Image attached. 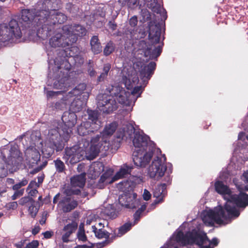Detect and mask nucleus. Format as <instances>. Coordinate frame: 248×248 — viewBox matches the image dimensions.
Wrapping results in <instances>:
<instances>
[{
	"mask_svg": "<svg viewBox=\"0 0 248 248\" xmlns=\"http://www.w3.org/2000/svg\"><path fill=\"white\" fill-rule=\"evenodd\" d=\"M133 225H134L130 222L124 223V225L119 228L118 232L117 234V236L121 237L125 233L131 230Z\"/></svg>",
	"mask_w": 248,
	"mask_h": 248,
	"instance_id": "39",
	"label": "nucleus"
},
{
	"mask_svg": "<svg viewBox=\"0 0 248 248\" xmlns=\"http://www.w3.org/2000/svg\"><path fill=\"white\" fill-rule=\"evenodd\" d=\"M241 179L246 183H248V170L243 173Z\"/></svg>",
	"mask_w": 248,
	"mask_h": 248,
	"instance_id": "64",
	"label": "nucleus"
},
{
	"mask_svg": "<svg viewBox=\"0 0 248 248\" xmlns=\"http://www.w3.org/2000/svg\"><path fill=\"white\" fill-rule=\"evenodd\" d=\"M109 93L113 95V98H115V100H117L120 104H126L127 101L128 93L123 88L119 86H112V88Z\"/></svg>",
	"mask_w": 248,
	"mask_h": 248,
	"instance_id": "19",
	"label": "nucleus"
},
{
	"mask_svg": "<svg viewBox=\"0 0 248 248\" xmlns=\"http://www.w3.org/2000/svg\"><path fill=\"white\" fill-rule=\"evenodd\" d=\"M18 206L16 202H10L7 204V207L10 209H16Z\"/></svg>",
	"mask_w": 248,
	"mask_h": 248,
	"instance_id": "61",
	"label": "nucleus"
},
{
	"mask_svg": "<svg viewBox=\"0 0 248 248\" xmlns=\"http://www.w3.org/2000/svg\"><path fill=\"white\" fill-rule=\"evenodd\" d=\"M97 106L101 111L104 113H109L118 108L115 98L112 95L103 94L98 96Z\"/></svg>",
	"mask_w": 248,
	"mask_h": 248,
	"instance_id": "8",
	"label": "nucleus"
},
{
	"mask_svg": "<svg viewBox=\"0 0 248 248\" xmlns=\"http://www.w3.org/2000/svg\"><path fill=\"white\" fill-rule=\"evenodd\" d=\"M6 32H8L4 38L5 41H10L14 38L20 39L22 37V32L17 21L12 19L6 27Z\"/></svg>",
	"mask_w": 248,
	"mask_h": 248,
	"instance_id": "15",
	"label": "nucleus"
},
{
	"mask_svg": "<svg viewBox=\"0 0 248 248\" xmlns=\"http://www.w3.org/2000/svg\"><path fill=\"white\" fill-rule=\"evenodd\" d=\"M50 23L46 30L44 28L40 30L38 32V37L42 40H45L50 36L55 30V25L64 23L67 19V16L61 12L54 11V13L51 14L50 16Z\"/></svg>",
	"mask_w": 248,
	"mask_h": 248,
	"instance_id": "6",
	"label": "nucleus"
},
{
	"mask_svg": "<svg viewBox=\"0 0 248 248\" xmlns=\"http://www.w3.org/2000/svg\"><path fill=\"white\" fill-rule=\"evenodd\" d=\"M101 148L102 146L101 145H91L89 150L88 158L90 160L94 159L98 155Z\"/></svg>",
	"mask_w": 248,
	"mask_h": 248,
	"instance_id": "34",
	"label": "nucleus"
},
{
	"mask_svg": "<svg viewBox=\"0 0 248 248\" xmlns=\"http://www.w3.org/2000/svg\"><path fill=\"white\" fill-rule=\"evenodd\" d=\"M72 97H70L68 94L62 99L52 104L51 107L53 110H63L66 109L67 107L69 105L72 100Z\"/></svg>",
	"mask_w": 248,
	"mask_h": 248,
	"instance_id": "23",
	"label": "nucleus"
},
{
	"mask_svg": "<svg viewBox=\"0 0 248 248\" xmlns=\"http://www.w3.org/2000/svg\"><path fill=\"white\" fill-rule=\"evenodd\" d=\"M65 9L70 14H76L78 12V8L72 2H68L65 4Z\"/></svg>",
	"mask_w": 248,
	"mask_h": 248,
	"instance_id": "46",
	"label": "nucleus"
},
{
	"mask_svg": "<svg viewBox=\"0 0 248 248\" xmlns=\"http://www.w3.org/2000/svg\"><path fill=\"white\" fill-rule=\"evenodd\" d=\"M146 0H129L128 3L126 5L130 8H132L137 5L141 6L142 3L144 4Z\"/></svg>",
	"mask_w": 248,
	"mask_h": 248,
	"instance_id": "48",
	"label": "nucleus"
},
{
	"mask_svg": "<svg viewBox=\"0 0 248 248\" xmlns=\"http://www.w3.org/2000/svg\"><path fill=\"white\" fill-rule=\"evenodd\" d=\"M78 223L75 220L65 225L62 231V240L64 243L70 242L69 237L78 229Z\"/></svg>",
	"mask_w": 248,
	"mask_h": 248,
	"instance_id": "20",
	"label": "nucleus"
},
{
	"mask_svg": "<svg viewBox=\"0 0 248 248\" xmlns=\"http://www.w3.org/2000/svg\"><path fill=\"white\" fill-rule=\"evenodd\" d=\"M155 1L156 0H150V3L148 4L149 5V7L151 8L153 11L157 13H159L160 11V8L159 9L157 8L156 9H155V4H156ZM148 2H149V1H148Z\"/></svg>",
	"mask_w": 248,
	"mask_h": 248,
	"instance_id": "54",
	"label": "nucleus"
},
{
	"mask_svg": "<svg viewBox=\"0 0 248 248\" xmlns=\"http://www.w3.org/2000/svg\"><path fill=\"white\" fill-rule=\"evenodd\" d=\"M44 237L46 239L50 238L53 235V232L52 231H47L43 233Z\"/></svg>",
	"mask_w": 248,
	"mask_h": 248,
	"instance_id": "63",
	"label": "nucleus"
},
{
	"mask_svg": "<svg viewBox=\"0 0 248 248\" xmlns=\"http://www.w3.org/2000/svg\"><path fill=\"white\" fill-rule=\"evenodd\" d=\"M216 191L219 194L223 195L224 199L226 201L229 199L232 193L229 187L224 184L223 182L220 181H217L215 184Z\"/></svg>",
	"mask_w": 248,
	"mask_h": 248,
	"instance_id": "22",
	"label": "nucleus"
},
{
	"mask_svg": "<svg viewBox=\"0 0 248 248\" xmlns=\"http://www.w3.org/2000/svg\"><path fill=\"white\" fill-rule=\"evenodd\" d=\"M166 190V184H162L158 185L155 188L153 192L154 197L156 199L154 201L155 204H158L162 202L163 201V199L165 197V192Z\"/></svg>",
	"mask_w": 248,
	"mask_h": 248,
	"instance_id": "24",
	"label": "nucleus"
},
{
	"mask_svg": "<svg viewBox=\"0 0 248 248\" xmlns=\"http://www.w3.org/2000/svg\"><path fill=\"white\" fill-rule=\"evenodd\" d=\"M35 9H23L21 12V18L25 22L30 23L35 17Z\"/></svg>",
	"mask_w": 248,
	"mask_h": 248,
	"instance_id": "27",
	"label": "nucleus"
},
{
	"mask_svg": "<svg viewBox=\"0 0 248 248\" xmlns=\"http://www.w3.org/2000/svg\"><path fill=\"white\" fill-rule=\"evenodd\" d=\"M34 200L30 197H24L21 198L19 201V204L21 205H26L27 206L32 203Z\"/></svg>",
	"mask_w": 248,
	"mask_h": 248,
	"instance_id": "49",
	"label": "nucleus"
},
{
	"mask_svg": "<svg viewBox=\"0 0 248 248\" xmlns=\"http://www.w3.org/2000/svg\"><path fill=\"white\" fill-rule=\"evenodd\" d=\"M55 150L57 152L62 151L57 149V148L54 146H53L52 144H48V145L46 148L43 150L42 152L46 157L49 158L54 154Z\"/></svg>",
	"mask_w": 248,
	"mask_h": 248,
	"instance_id": "37",
	"label": "nucleus"
},
{
	"mask_svg": "<svg viewBox=\"0 0 248 248\" xmlns=\"http://www.w3.org/2000/svg\"><path fill=\"white\" fill-rule=\"evenodd\" d=\"M86 85L84 83L80 84L78 86H76L72 90L68 92V95L70 97H73L81 93V91L85 90Z\"/></svg>",
	"mask_w": 248,
	"mask_h": 248,
	"instance_id": "38",
	"label": "nucleus"
},
{
	"mask_svg": "<svg viewBox=\"0 0 248 248\" xmlns=\"http://www.w3.org/2000/svg\"><path fill=\"white\" fill-rule=\"evenodd\" d=\"M36 203L34 201H32V203L28 206L29 214L32 218L36 217L39 210V208L36 207Z\"/></svg>",
	"mask_w": 248,
	"mask_h": 248,
	"instance_id": "43",
	"label": "nucleus"
},
{
	"mask_svg": "<svg viewBox=\"0 0 248 248\" xmlns=\"http://www.w3.org/2000/svg\"><path fill=\"white\" fill-rule=\"evenodd\" d=\"M129 23L132 27H134L137 26L138 23V18L136 16H132L129 20Z\"/></svg>",
	"mask_w": 248,
	"mask_h": 248,
	"instance_id": "57",
	"label": "nucleus"
},
{
	"mask_svg": "<svg viewBox=\"0 0 248 248\" xmlns=\"http://www.w3.org/2000/svg\"><path fill=\"white\" fill-rule=\"evenodd\" d=\"M66 132L60 127H56L48 130L46 136L48 144H52L59 150H62L70 138L65 139Z\"/></svg>",
	"mask_w": 248,
	"mask_h": 248,
	"instance_id": "5",
	"label": "nucleus"
},
{
	"mask_svg": "<svg viewBox=\"0 0 248 248\" xmlns=\"http://www.w3.org/2000/svg\"><path fill=\"white\" fill-rule=\"evenodd\" d=\"M199 233L200 232L196 230L187 232L186 234L180 231L177 232L175 238L177 242L181 243L184 246L192 245L195 240L200 237Z\"/></svg>",
	"mask_w": 248,
	"mask_h": 248,
	"instance_id": "14",
	"label": "nucleus"
},
{
	"mask_svg": "<svg viewBox=\"0 0 248 248\" xmlns=\"http://www.w3.org/2000/svg\"><path fill=\"white\" fill-rule=\"evenodd\" d=\"M101 135L97 134L94 137L92 138L91 140V145H101L102 146V143L100 142Z\"/></svg>",
	"mask_w": 248,
	"mask_h": 248,
	"instance_id": "51",
	"label": "nucleus"
},
{
	"mask_svg": "<svg viewBox=\"0 0 248 248\" xmlns=\"http://www.w3.org/2000/svg\"><path fill=\"white\" fill-rule=\"evenodd\" d=\"M15 193L11 196V199L13 201L17 199L18 198L22 196L23 195L24 190V189H22L19 190H15Z\"/></svg>",
	"mask_w": 248,
	"mask_h": 248,
	"instance_id": "53",
	"label": "nucleus"
},
{
	"mask_svg": "<svg viewBox=\"0 0 248 248\" xmlns=\"http://www.w3.org/2000/svg\"><path fill=\"white\" fill-rule=\"evenodd\" d=\"M111 68V65L108 63L104 65L103 68V73L105 74L106 75H108V73L109 71Z\"/></svg>",
	"mask_w": 248,
	"mask_h": 248,
	"instance_id": "60",
	"label": "nucleus"
},
{
	"mask_svg": "<svg viewBox=\"0 0 248 248\" xmlns=\"http://www.w3.org/2000/svg\"><path fill=\"white\" fill-rule=\"evenodd\" d=\"M39 245V241L38 240H34L28 244L25 248H38Z\"/></svg>",
	"mask_w": 248,
	"mask_h": 248,
	"instance_id": "55",
	"label": "nucleus"
},
{
	"mask_svg": "<svg viewBox=\"0 0 248 248\" xmlns=\"http://www.w3.org/2000/svg\"><path fill=\"white\" fill-rule=\"evenodd\" d=\"M143 151L141 149L134 151L133 153V160L136 166L145 167L150 162L153 155L152 151L146 152L143 154Z\"/></svg>",
	"mask_w": 248,
	"mask_h": 248,
	"instance_id": "12",
	"label": "nucleus"
},
{
	"mask_svg": "<svg viewBox=\"0 0 248 248\" xmlns=\"http://www.w3.org/2000/svg\"><path fill=\"white\" fill-rule=\"evenodd\" d=\"M23 160L22 153L16 146H12L9 150L7 159L3 155L0 157V177H5L8 174L9 167L18 166Z\"/></svg>",
	"mask_w": 248,
	"mask_h": 248,
	"instance_id": "3",
	"label": "nucleus"
},
{
	"mask_svg": "<svg viewBox=\"0 0 248 248\" xmlns=\"http://www.w3.org/2000/svg\"><path fill=\"white\" fill-rule=\"evenodd\" d=\"M129 135H131L132 133H134V138L133 139V144L136 148H141L143 149L146 147L149 137L144 133H141L140 131H136L135 127L133 125L129 126L128 128Z\"/></svg>",
	"mask_w": 248,
	"mask_h": 248,
	"instance_id": "13",
	"label": "nucleus"
},
{
	"mask_svg": "<svg viewBox=\"0 0 248 248\" xmlns=\"http://www.w3.org/2000/svg\"><path fill=\"white\" fill-rule=\"evenodd\" d=\"M77 40V38L70 32L68 33H56L50 39L49 43L52 47H64L72 45Z\"/></svg>",
	"mask_w": 248,
	"mask_h": 248,
	"instance_id": "7",
	"label": "nucleus"
},
{
	"mask_svg": "<svg viewBox=\"0 0 248 248\" xmlns=\"http://www.w3.org/2000/svg\"><path fill=\"white\" fill-rule=\"evenodd\" d=\"M112 172L111 171H107L105 172L101 176L99 179L98 183L99 185L106 183V184H109L112 183L114 181H113V178H111Z\"/></svg>",
	"mask_w": 248,
	"mask_h": 248,
	"instance_id": "35",
	"label": "nucleus"
},
{
	"mask_svg": "<svg viewBox=\"0 0 248 248\" xmlns=\"http://www.w3.org/2000/svg\"><path fill=\"white\" fill-rule=\"evenodd\" d=\"M69 86H67L65 89H61L62 91H57V92H54L53 91H48L46 92V96L47 98H52V97L54 96H57L58 94H61L62 92H66L67 90V88Z\"/></svg>",
	"mask_w": 248,
	"mask_h": 248,
	"instance_id": "50",
	"label": "nucleus"
},
{
	"mask_svg": "<svg viewBox=\"0 0 248 248\" xmlns=\"http://www.w3.org/2000/svg\"><path fill=\"white\" fill-rule=\"evenodd\" d=\"M137 194L134 193L133 196L128 195H121L119 198V202L122 206L127 208H136L139 205V202L136 199Z\"/></svg>",
	"mask_w": 248,
	"mask_h": 248,
	"instance_id": "17",
	"label": "nucleus"
},
{
	"mask_svg": "<svg viewBox=\"0 0 248 248\" xmlns=\"http://www.w3.org/2000/svg\"><path fill=\"white\" fill-rule=\"evenodd\" d=\"M77 238L79 241L86 242L87 240V237L85 233V230L83 226L79 225L78 230L77 233Z\"/></svg>",
	"mask_w": 248,
	"mask_h": 248,
	"instance_id": "45",
	"label": "nucleus"
},
{
	"mask_svg": "<svg viewBox=\"0 0 248 248\" xmlns=\"http://www.w3.org/2000/svg\"><path fill=\"white\" fill-rule=\"evenodd\" d=\"M245 208L248 206V195L244 192L238 194H232L229 197L224 205H219L214 210H209L203 218V221L212 226L214 222L217 224L223 223V219L228 220L236 218L240 215L239 210L235 206Z\"/></svg>",
	"mask_w": 248,
	"mask_h": 248,
	"instance_id": "1",
	"label": "nucleus"
},
{
	"mask_svg": "<svg viewBox=\"0 0 248 248\" xmlns=\"http://www.w3.org/2000/svg\"><path fill=\"white\" fill-rule=\"evenodd\" d=\"M74 47L67 48L60 52L61 56L56 58L54 62L57 66V80L53 83V87L57 89H62L70 86L69 72L71 65L67 58L73 56Z\"/></svg>",
	"mask_w": 248,
	"mask_h": 248,
	"instance_id": "2",
	"label": "nucleus"
},
{
	"mask_svg": "<svg viewBox=\"0 0 248 248\" xmlns=\"http://www.w3.org/2000/svg\"><path fill=\"white\" fill-rule=\"evenodd\" d=\"M63 124L61 126L62 130L66 132L65 139L70 138L72 128L77 123V117L74 112L65 111L62 118Z\"/></svg>",
	"mask_w": 248,
	"mask_h": 248,
	"instance_id": "11",
	"label": "nucleus"
},
{
	"mask_svg": "<svg viewBox=\"0 0 248 248\" xmlns=\"http://www.w3.org/2000/svg\"><path fill=\"white\" fill-rule=\"evenodd\" d=\"M75 30L77 31H81L80 32L77 33V34L79 36H82L83 34H85V29L80 25H78L75 26Z\"/></svg>",
	"mask_w": 248,
	"mask_h": 248,
	"instance_id": "58",
	"label": "nucleus"
},
{
	"mask_svg": "<svg viewBox=\"0 0 248 248\" xmlns=\"http://www.w3.org/2000/svg\"><path fill=\"white\" fill-rule=\"evenodd\" d=\"M124 136V130L120 131H118L116 133V137L118 139L117 141L119 143L120 142L121 140H122ZM120 143H119V144Z\"/></svg>",
	"mask_w": 248,
	"mask_h": 248,
	"instance_id": "56",
	"label": "nucleus"
},
{
	"mask_svg": "<svg viewBox=\"0 0 248 248\" xmlns=\"http://www.w3.org/2000/svg\"><path fill=\"white\" fill-rule=\"evenodd\" d=\"M156 66V63L151 62L148 64H143L140 70V77L144 81L149 80L154 74Z\"/></svg>",
	"mask_w": 248,
	"mask_h": 248,
	"instance_id": "18",
	"label": "nucleus"
},
{
	"mask_svg": "<svg viewBox=\"0 0 248 248\" xmlns=\"http://www.w3.org/2000/svg\"><path fill=\"white\" fill-rule=\"evenodd\" d=\"M88 115V120L91 121V125L93 126L94 125V129L97 130L100 127V122L98 120V113L97 111L93 110L91 109H88L87 111Z\"/></svg>",
	"mask_w": 248,
	"mask_h": 248,
	"instance_id": "29",
	"label": "nucleus"
},
{
	"mask_svg": "<svg viewBox=\"0 0 248 248\" xmlns=\"http://www.w3.org/2000/svg\"><path fill=\"white\" fill-rule=\"evenodd\" d=\"M86 182V174L85 173H81L72 177L71 178V184L73 187L83 188Z\"/></svg>",
	"mask_w": 248,
	"mask_h": 248,
	"instance_id": "26",
	"label": "nucleus"
},
{
	"mask_svg": "<svg viewBox=\"0 0 248 248\" xmlns=\"http://www.w3.org/2000/svg\"><path fill=\"white\" fill-rule=\"evenodd\" d=\"M146 206L145 204L142 205L140 208L134 213V224H137L141 217V216L143 212L146 210Z\"/></svg>",
	"mask_w": 248,
	"mask_h": 248,
	"instance_id": "42",
	"label": "nucleus"
},
{
	"mask_svg": "<svg viewBox=\"0 0 248 248\" xmlns=\"http://www.w3.org/2000/svg\"><path fill=\"white\" fill-rule=\"evenodd\" d=\"M133 167L131 165H128L126 164H124L116 174L113 177V181H116L118 179L125 177V176L130 174Z\"/></svg>",
	"mask_w": 248,
	"mask_h": 248,
	"instance_id": "28",
	"label": "nucleus"
},
{
	"mask_svg": "<svg viewBox=\"0 0 248 248\" xmlns=\"http://www.w3.org/2000/svg\"><path fill=\"white\" fill-rule=\"evenodd\" d=\"M59 204L63 212L69 213L77 207L78 202L73 198L67 195L62 198L59 202Z\"/></svg>",
	"mask_w": 248,
	"mask_h": 248,
	"instance_id": "16",
	"label": "nucleus"
},
{
	"mask_svg": "<svg viewBox=\"0 0 248 248\" xmlns=\"http://www.w3.org/2000/svg\"><path fill=\"white\" fill-rule=\"evenodd\" d=\"M151 197V194L147 190L144 189V192L143 194V198L145 201H148L150 199Z\"/></svg>",
	"mask_w": 248,
	"mask_h": 248,
	"instance_id": "62",
	"label": "nucleus"
},
{
	"mask_svg": "<svg viewBox=\"0 0 248 248\" xmlns=\"http://www.w3.org/2000/svg\"><path fill=\"white\" fill-rule=\"evenodd\" d=\"M164 161L158 156H157L153 161L148 170V173L151 178L159 179L162 177L167 170V166L164 162L166 161V158L164 155Z\"/></svg>",
	"mask_w": 248,
	"mask_h": 248,
	"instance_id": "9",
	"label": "nucleus"
},
{
	"mask_svg": "<svg viewBox=\"0 0 248 248\" xmlns=\"http://www.w3.org/2000/svg\"><path fill=\"white\" fill-rule=\"evenodd\" d=\"M82 102L78 99H74L71 101V106L75 111H79L82 108Z\"/></svg>",
	"mask_w": 248,
	"mask_h": 248,
	"instance_id": "44",
	"label": "nucleus"
},
{
	"mask_svg": "<svg viewBox=\"0 0 248 248\" xmlns=\"http://www.w3.org/2000/svg\"><path fill=\"white\" fill-rule=\"evenodd\" d=\"M92 228L97 238L99 239L105 238L107 239L109 238L110 233L107 231L103 230L102 228L97 229L95 226H93Z\"/></svg>",
	"mask_w": 248,
	"mask_h": 248,
	"instance_id": "33",
	"label": "nucleus"
},
{
	"mask_svg": "<svg viewBox=\"0 0 248 248\" xmlns=\"http://www.w3.org/2000/svg\"><path fill=\"white\" fill-rule=\"evenodd\" d=\"M91 50L94 54H99L102 51V46L98 36H93L90 40Z\"/></svg>",
	"mask_w": 248,
	"mask_h": 248,
	"instance_id": "31",
	"label": "nucleus"
},
{
	"mask_svg": "<svg viewBox=\"0 0 248 248\" xmlns=\"http://www.w3.org/2000/svg\"><path fill=\"white\" fill-rule=\"evenodd\" d=\"M118 124L116 122H113L106 125L103 131L100 133L105 138L112 136L116 130Z\"/></svg>",
	"mask_w": 248,
	"mask_h": 248,
	"instance_id": "30",
	"label": "nucleus"
},
{
	"mask_svg": "<svg viewBox=\"0 0 248 248\" xmlns=\"http://www.w3.org/2000/svg\"><path fill=\"white\" fill-rule=\"evenodd\" d=\"M28 183V180L26 178H24L20 182L12 186V189L14 190H19L21 187L26 186Z\"/></svg>",
	"mask_w": 248,
	"mask_h": 248,
	"instance_id": "47",
	"label": "nucleus"
},
{
	"mask_svg": "<svg viewBox=\"0 0 248 248\" xmlns=\"http://www.w3.org/2000/svg\"><path fill=\"white\" fill-rule=\"evenodd\" d=\"M56 172L61 173L64 172L66 170V167L60 158H57L53 161Z\"/></svg>",
	"mask_w": 248,
	"mask_h": 248,
	"instance_id": "40",
	"label": "nucleus"
},
{
	"mask_svg": "<svg viewBox=\"0 0 248 248\" xmlns=\"http://www.w3.org/2000/svg\"><path fill=\"white\" fill-rule=\"evenodd\" d=\"M87 72H88L89 75L91 77H93L96 76V72L94 70V69H93V67L92 65L88 67V69H87Z\"/></svg>",
	"mask_w": 248,
	"mask_h": 248,
	"instance_id": "59",
	"label": "nucleus"
},
{
	"mask_svg": "<svg viewBox=\"0 0 248 248\" xmlns=\"http://www.w3.org/2000/svg\"><path fill=\"white\" fill-rule=\"evenodd\" d=\"M65 155L67 159H70V162L75 163L78 161V154L77 152L76 147H67L65 149Z\"/></svg>",
	"mask_w": 248,
	"mask_h": 248,
	"instance_id": "32",
	"label": "nucleus"
},
{
	"mask_svg": "<svg viewBox=\"0 0 248 248\" xmlns=\"http://www.w3.org/2000/svg\"><path fill=\"white\" fill-rule=\"evenodd\" d=\"M26 159L31 164H37L40 159V154L35 148H28L25 152Z\"/></svg>",
	"mask_w": 248,
	"mask_h": 248,
	"instance_id": "25",
	"label": "nucleus"
},
{
	"mask_svg": "<svg viewBox=\"0 0 248 248\" xmlns=\"http://www.w3.org/2000/svg\"><path fill=\"white\" fill-rule=\"evenodd\" d=\"M115 48V46L113 42L111 41H109L104 48V55L106 56H109L114 51Z\"/></svg>",
	"mask_w": 248,
	"mask_h": 248,
	"instance_id": "41",
	"label": "nucleus"
},
{
	"mask_svg": "<svg viewBox=\"0 0 248 248\" xmlns=\"http://www.w3.org/2000/svg\"><path fill=\"white\" fill-rule=\"evenodd\" d=\"M161 33V28L159 24H156L150 28L149 39L152 43L148 52L146 53V57H149L150 60H157V58L161 55L162 47L160 46L156 47L154 46L159 43Z\"/></svg>",
	"mask_w": 248,
	"mask_h": 248,
	"instance_id": "4",
	"label": "nucleus"
},
{
	"mask_svg": "<svg viewBox=\"0 0 248 248\" xmlns=\"http://www.w3.org/2000/svg\"><path fill=\"white\" fill-rule=\"evenodd\" d=\"M35 17H34V26L38 27L37 29V35L40 30L44 28L47 30L50 23V16L51 13L49 10H41L35 12Z\"/></svg>",
	"mask_w": 248,
	"mask_h": 248,
	"instance_id": "10",
	"label": "nucleus"
},
{
	"mask_svg": "<svg viewBox=\"0 0 248 248\" xmlns=\"http://www.w3.org/2000/svg\"><path fill=\"white\" fill-rule=\"evenodd\" d=\"M94 127L91 125L90 122H85L81 124L78 127L77 131L80 136H84L86 135H91L97 131Z\"/></svg>",
	"mask_w": 248,
	"mask_h": 248,
	"instance_id": "21",
	"label": "nucleus"
},
{
	"mask_svg": "<svg viewBox=\"0 0 248 248\" xmlns=\"http://www.w3.org/2000/svg\"><path fill=\"white\" fill-rule=\"evenodd\" d=\"M151 44L146 42L145 40H141L139 42L138 44V50L141 51V54H143L146 57V53L148 52Z\"/></svg>",
	"mask_w": 248,
	"mask_h": 248,
	"instance_id": "36",
	"label": "nucleus"
},
{
	"mask_svg": "<svg viewBox=\"0 0 248 248\" xmlns=\"http://www.w3.org/2000/svg\"><path fill=\"white\" fill-rule=\"evenodd\" d=\"M72 57L74 59L75 63L77 64L78 65L80 66L83 64L84 62V59L82 56L78 55H76L74 56V55L73 54V56Z\"/></svg>",
	"mask_w": 248,
	"mask_h": 248,
	"instance_id": "52",
	"label": "nucleus"
}]
</instances>
